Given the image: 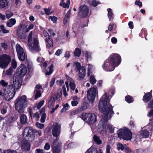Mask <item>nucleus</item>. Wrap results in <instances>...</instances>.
Instances as JSON below:
<instances>
[{
	"mask_svg": "<svg viewBox=\"0 0 153 153\" xmlns=\"http://www.w3.org/2000/svg\"><path fill=\"white\" fill-rule=\"evenodd\" d=\"M105 97L104 96L101 98L99 103V109L102 114V118L100 121L98 127L102 131H108L113 133L114 132V127L112 125L107 123V121L110 119L114 114L113 111V107L108 101L105 102H103Z\"/></svg>",
	"mask_w": 153,
	"mask_h": 153,
	"instance_id": "1",
	"label": "nucleus"
},
{
	"mask_svg": "<svg viewBox=\"0 0 153 153\" xmlns=\"http://www.w3.org/2000/svg\"><path fill=\"white\" fill-rule=\"evenodd\" d=\"M121 62L120 56L117 53L112 54L105 61L102 65L103 69L107 71H113L119 65Z\"/></svg>",
	"mask_w": 153,
	"mask_h": 153,
	"instance_id": "2",
	"label": "nucleus"
},
{
	"mask_svg": "<svg viewBox=\"0 0 153 153\" xmlns=\"http://www.w3.org/2000/svg\"><path fill=\"white\" fill-rule=\"evenodd\" d=\"M23 134L26 140H23L22 141L21 147L24 151H28L30 149V143L28 141H31L33 140L35 137V134L32 128L29 127L25 128Z\"/></svg>",
	"mask_w": 153,
	"mask_h": 153,
	"instance_id": "3",
	"label": "nucleus"
},
{
	"mask_svg": "<svg viewBox=\"0 0 153 153\" xmlns=\"http://www.w3.org/2000/svg\"><path fill=\"white\" fill-rule=\"evenodd\" d=\"M33 31L29 33L28 37V46L29 50L32 52H38L40 50L38 39L36 36L32 37Z\"/></svg>",
	"mask_w": 153,
	"mask_h": 153,
	"instance_id": "4",
	"label": "nucleus"
},
{
	"mask_svg": "<svg viewBox=\"0 0 153 153\" xmlns=\"http://www.w3.org/2000/svg\"><path fill=\"white\" fill-rule=\"evenodd\" d=\"M28 105V102L27 101L26 97L23 95L19 97L16 100L15 108L19 113H22Z\"/></svg>",
	"mask_w": 153,
	"mask_h": 153,
	"instance_id": "5",
	"label": "nucleus"
},
{
	"mask_svg": "<svg viewBox=\"0 0 153 153\" xmlns=\"http://www.w3.org/2000/svg\"><path fill=\"white\" fill-rule=\"evenodd\" d=\"M117 133L118 137L120 139L126 140H130L131 139V132L127 128H124L120 129L117 131Z\"/></svg>",
	"mask_w": 153,
	"mask_h": 153,
	"instance_id": "6",
	"label": "nucleus"
},
{
	"mask_svg": "<svg viewBox=\"0 0 153 153\" xmlns=\"http://www.w3.org/2000/svg\"><path fill=\"white\" fill-rule=\"evenodd\" d=\"M15 94L14 88L13 85H10L7 88H5L3 96L6 100L9 101L14 96Z\"/></svg>",
	"mask_w": 153,
	"mask_h": 153,
	"instance_id": "7",
	"label": "nucleus"
},
{
	"mask_svg": "<svg viewBox=\"0 0 153 153\" xmlns=\"http://www.w3.org/2000/svg\"><path fill=\"white\" fill-rule=\"evenodd\" d=\"M81 118L84 121L89 124H93L97 120L96 116L92 113H83Z\"/></svg>",
	"mask_w": 153,
	"mask_h": 153,
	"instance_id": "8",
	"label": "nucleus"
},
{
	"mask_svg": "<svg viewBox=\"0 0 153 153\" xmlns=\"http://www.w3.org/2000/svg\"><path fill=\"white\" fill-rule=\"evenodd\" d=\"M26 25L24 23H20L18 26L17 30V34L20 38L24 39L26 37Z\"/></svg>",
	"mask_w": 153,
	"mask_h": 153,
	"instance_id": "9",
	"label": "nucleus"
},
{
	"mask_svg": "<svg viewBox=\"0 0 153 153\" xmlns=\"http://www.w3.org/2000/svg\"><path fill=\"white\" fill-rule=\"evenodd\" d=\"M11 56L6 54L0 56V67L1 68L6 67L10 62Z\"/></svg>",
	"mask_w": 153,
	"mask_h": 153,
	"instance_id": "10",
	"label": "nucleus"
},
{
	"mask_svg": "<svg viewBox=\"0 0 153 153\" xmlns=\"http://www.w3.org/2000/svg\"><path fill=\"white\" fill-rule=\"evenodd\" d=\"M74 65H75V70L78 71V76L81 79H82L85 77L86 73V70L84 66H81L80 63L74 62Z\"/></svg>",
	"mask_w": 153,
	"mask_h": 153,
	"instance_id": "11",
	"label": "nucleus"
},
{
	"mask_svg": "<svg viewBox=\"0 0 153 153\" xmlns=\"http://www.w3.org/2000/svg\"><path fill=\"white\" fill-rule=\"evenodd\" d=\"M97 91V88L95 87L91 88L88 91L87 98L90 102L92 103L94 101Z\"/></svg>",
	"mask_w": 153,
	"mask_h": 153,
	"instance_id": "12",
	"label": "nucleus"
},
{
	"mask_svg": "<svg viewBox=\"0 0 153 153\" xmlns=\"http://www.w3.org/2000/svg\"><path fill=\"white\" fill-rule=\"evenodd\" d=\"M16 48L19 59L22 61H24L26 59V55L23 48L19 44H17L16 45Z\"/></svg>",
	"mask_w": 153,
	"mask_h": 153,
	"instance_id": "13",
	"label": "nucleus"
},
{
	"mask_svg": "<svg viewBox=\"0 0 153 153\" xmlns=\"http://www.w3.org/2000/svg\"><path fill=\"white\" fill-rule=\"evenodd\" d=\"M89 8L87 6L82 5L79 8L78 15L81 17H86L89 14Z\"/></svg>",
	"mask_w": 153,
	"mask_h": 153,
	"instance_id": "14",
	"label": "nucleus"
},
{
	"mask_svg": "<svg viewBox=\"0 0 153 153\" xmlns=\"http://www.w3.org/2000/svg\"><path fill=\"white\" fill-rule=\"evenodd\" d=\"M59 138L57 137L52 142L51 148L53 153H60L61 151V148L59 146V143L58 142Z\"/></svg>",
	"mask_w": 153,
	"mask_h": 153,
	"instance_id": "15",
	"label": "nucleus"
},
{
	"mask_svg": "<svg viewBox=\"0 0 153 153\" xmlns=\"http://www.w3.org/2000/svg\"><path fill=\"white\" fill-rule=\"evenodd\" d=\"M52 134L53 136L58 137L61 132V125L57 123H54L52 126Z\"/></svg>",
	"mask_w": 153,
	"mask_h": 153,
	"instance_id": "16",
	"label": "nucleus"
},
{
	"mask_svg": "<svg viewBox=\"0 0 153 153\" xmlns=\"http://www.w3.org/2000/svg\"><path fill=\"white\" fill-rule=\"evenodd\" d=\"M27 68L25 65L21 64L18 69L16 74L19 77H23L27 73Z\"/></svg>",
	"mask_w": 153,
	"mask_h": 153,
	"instance_id": "17",
	"label": "nucleus"
},
{
	"mask_svg": "<svg viewBox=\"0 0 153 153\" xmlns=\"http://www.w3.org/2000/svg\"><path fill=\"white\" fill-rule=\"evenodd\" d=\"M43 34L44 36L46 37L45 41L46 43L47 47L48 48L52 47L53 46V42L51 36L46 31L44 30Z\"/></svg>",
	"mask_w": 153,
	"mask_h": 153,
	"instance_id": "18",
	"label": "nucleus"
},
{
	"mask_svg": "<svg viewBox=\"0 0 153 153\" xmlns=\"http://www.w3.org/2000/svg\"><path fill=\"white\" fill-rule=\"evenodd\" d=\"M114 91H108V92H105L104 94L100 98V100L99 102H100L101 100V98L104 96H105V97L104 98V99L103 100V102H106L108 101V103L111 104L109 103L110 99L112 97V96L114 95ZM100 102H99V103Z\"/></svg>",
	"mask_w": 153,
	"mask_h": 153,
	"instance_id": "19",
	"label": "nucleus"
},
{
	"mask_svg": "<svg viewBox=\"0 0 153 153\" xmlns=\"http://www.w3.org/2000/svg\"><path fill=\"white\" fill-rule=\"evenodd\" d=\"M22 81L21 79L20 78L16 77V76L13 78V84H11L13 85L14 88V89H18L21 86Z\"/></svg>",
	"mask_w": 153,
	"mask_h": 153,
	"instance_id": "20",
	"label": "nucleus"
},
{
	"mask_svg": "<svg viewBox=\"0 0 153 153\" xmlns=\"http://www.w3.org/2000/svg\"><path fill=\"white\" fill-rule=\"evenodd\" d=\"M140 138H146L149 136V131L146 130H144L140 131L138 134Z\"/></svg>",
	"mask_w": 153,
	"mask_h": 153,
	"instance_id": "21",
	"label": "nucleus"
},
{
	"mask_svg": "<svg viewBox=\"0 0 153 153\" xmlns=\"http://www.w3.org/2000/svg\"><path fill=\"white\" fill-rule=\"evenodd\" d=\"M20 120L21 123L23 125L26 124L27 122V118L26 115L22 114H20Z\"/></svg>",
	"mask_w": 153,
	"mask_h": 153,
	"instance_id": "22",
	"label": "nucleus"
},
{
	"mask_svg": "<svg viewBox=\"0 0 153 153\" xmlns=\"http://www.w3.org/2000/svg\"><path fill=\"white\" fill-rule=\"evenodd\" d=\"M55 101V98L51 96L48 102V106L49 108H52L53 106Z\"/></svg>",
	"mask_w": 153,
	"mask_h": 153,
	"instance_id": "23",
	"label": "nucleus"
},
{
	"mask_svg": "<svg viewBox=\"0 0 153 153\" xmlns=\"http://www.w3.org/2000/svg\"><path fill=\"white\" fill-rule=\"evenodd\" d=\"M152 95L150 93L146 94L143 96V100L145 102H148L152 98Z\"/></svg>",
	"mask_w": 153,
	"mask_h": 153,
	"instance_id": "24",
	"label": "nucleus"
},
{
	"mask_svg": "<svg viewBox=\"0 0 153 153\" xmlns=\"http://www.w3.org/2000/svg\"><path fill=\"white\" fill-rule=\"evenodd\" d=\"M79 99L76 96H74L73 98V100L71 102V105L73 106L77 105L79 103Z\"/></svg>",
	"mask_w": 153,
	"mask_h": 153,
	"instance_id": "25",
	"label": "nucleus"
},
{
	"mask_svg": "<svg viewBox=\"0 0 153 153\" xmlns=\"http://www.w3.org/2000/svg\"><path fill=\"white\" fill-rule=\"evenodd\" d=\"M8 5L7 0H0V8H6Z\"/></svg>",
	"mask_w": 153,
	"mask_h": 153,
	"instance_id": "26",
	"label": "nucleus"
},
{
	"mask_svg": "<svg viewBox=\"0 0 153 153\" xmlns=\"http://www.w3.org/2000/svg\"><path fill=\"white\" fill-rule=\"evenodd\" d=\"M16 22L15 19H11L7 22V25L9 27H11L15 25Z\"/></svg>",
	"mask_w": 153,
	"mask_h": 153,
	"instance_id": "27",
	"label": "nucleus"
},
{
	"mask_svg": "<svg viewBox=\"0 0 153 153\" xmlns=\"http://www.w3.org/2000/svg\"><path fill=\"white\" fill-rule=\"evenodd\" d=\"M93 139L94 142L97 145H100L102 144V141L100 139V137L96 135L94 136Z\"/></svg>",
	"mask_w": 153,
	"mask_h": 153,
	"instance_id": "28",
	"label": "nucleus"
},
{
	"mask_svg": "<svg viewBox=\"0 0 153 153\" xmlns=\"http://www.w3.org/2000/svg\"><path fill=\"white\" fill-rule=\"evenodd\" d=\"M108 11V16L110 21H111L114 19L113 13L112 12V10L110 8L107 9Z\"/></svg>",
	"mask_w": 153,
	"mask_h": 153,
	"instance_id": "29",
	"label": "nucleus"
},
{
	"mask_svg": "<svg viewBox=\"0 0 153 153\" xmlns=\"http://www.w3.org/2000/svg\"><path fill=\"white\" fill-rule=\"evenodd\" d=\"M53 65L52 64L51 65V66L49 67H48L46 69V75H49L53 71Z\"/></svg>",
	"mask_w": 153,
	"mask_h": 153,
	"instance_id": "30",
	"label": "nucleus"
},
{
	"mask_svg": "<svg viewBox=\"0 0 153 153\" xmlns=\"http://www.w3.org/2000/svg\"><path fill=\"white\" fill-rule=\"evenodd\" d=\"M81 53V50L79 48H76L74 52V55L75 56L79 57Z\"/></svg>",
	"mask_w": 153,
	"mask_h": 153,
	"instance_id": "31",
	"label": "nucleus"
},
{
	"mask_svg": "<svg viewBox=\"0 0 153 153\" xmlns=\"http://www.w3.org/2000/svg\"><path fill=\"white\" fill-rule=\"evenodd\" d=\"M70 3V0H68L67 1L66 3L63 2L60 3L59 5L60 6L63 7L64 8H68L69 7Z\"/></svg>",
	"mask_w": 153,
	"mask_h": 153,
	"instance_id": "32",
	"label": "nucleus"
},
{
	"mask_svg": "<svg viewBox=\"0 0 153 153\" xmlns=\"http://www.w3.org/2000/svg\"><path fill=\"white\" fill-rule=\"evenodd\" d=\"M63 108L61 111V112H63L66 111L69 109L70 106L68 103L63 104Z\"/></svg>",
	"mask_w": 153,
	"mask_h": 153,
	"instance_id": "33",
	"label": "nucleus"
},
{
	"mask_svg": "<svg viewBox=\"0 0 153 153\" xmlns=\"http://www.w3.org/2000/svg\"><path fill=\"white\" fill-rule=\"evenodd\" d=\"M69 84L70 88L72 90H74L75 88V84L74 82V80L70 79L69 81Z\"/></svg>",
	"mask_w": 153,
	"mask_h": 153,
	"instance_id": "34",
	"label": "nucleus"
},
{
	"mask_svg": "<svg viewBox=\"0 0 153 153\" xmlns=\"http://www.w3.org/2000/svg\"><path fill=\"white\" fill-rule=\"evenodd\" d=\"M125 100L126 101L129 103H131L134 101L133 97L129 95L126 96L125 97Z\"/></svg>",
	"mask_w": 153,
	"mask_h": 153,
	"instance_id": "35",
	"label": "nucleus"
},
{
	"mask_svg": "<svg viewBox=\"0 0 153 153\" xmlns=\"http://www.w3.org/2000/svg\"><path fill=\"white\" fill-rule=\"evenodd\" d=\"M1 31L4 33H9V30L6 29L3 25H1L0 26Z\"/></svg>",
	"mask_w": 153,
	"mask_h": 153,
	"instance_id": "36",
	"label": "nucleus"
},
{
	"mask_svg": "<svg viewBox=\"0 0 153 153\" xmlns=\"http://www.w3.org/2000/svg\"><path fill=\"white\" fill-rule=\"evenodd\" d=\"M35 99H37L41 96V93L40 90H35L34 92Z\"/></svg>",
	"mask_w": 153,
	"mask_h": 153,
	"instance_id": "37",
	"label": "nucleus"
},
{
	"mask_svg": "<svg viewBox=\"0 0 153 153\" xmlns=\"http://www.w3.org/2000/svg\"><path fill=\"white\" fill-rule=\"evenodd\" d=\"M88 67L87 68L88 69V72H87V76H90V74L91 72L92 69L93 67V66L92 65H91L90 64H88Z\"/></svg>",
	"mask_w": 153,
	"mask_h": 153,
	"instance_id": "38",
	"label": "nucleus"
},
{
	"mask_svg": "<svg viewBox=\"0 0 153 153\" xmlns=\"http://www.w3.org/2000/svg\"><path fill=\"white\" fill-rule=\"evenodd\" d=\"M89 81L91 84H94L96 82V80L93 76H91L89 79Z\"/></svg>",
	"mask_w": 153,
	"mask_h": 153,
	"instance_id": "39",
	"label": "nucleus"
},
{
	"mask_svg": "<svg viewBox=\"0 0 153 153\" xmlns=\"http://www.w3.org/2000/svg\"><path fill=\"white\" fill-rule=\"evenodd\" d=\"M125 145H123L122 144L120 143H118L117 144V149L119 150L121 149L122 151H123L125 147Z\"/></svg>",
	"mask_w": 153,
	"mask_h": 153,
	"instance_id": "40",
	"label": "nucleus"
},
{
	"mask_svg": "<svg viewBox=\"0 0 153 153\" xmlns=\"http://www.w3.org/2000/svg\"><path fill=\"white\" fill-rule=\"evenodd\" d=\"M27 67L29 71H31L33 70V67L32 63L31 62H27Z\"/></svg>",
	"mask_w": 153,
	"mask_h": 153,
	"instance_id": "41",
	"label": "nucleus"
},
{
	"mask_svg": "<svg viewBox=\"0 0 153 153\" xmlns=\"http://www.w3.org/2000/svg\"><path fill=\"white\" fill-rule=\"evenodd\" d=\"M6 16L7 18L9 19L13 15V13L9 10H7L6 13Z\"/></svg>",
	"mask_w": 153,
	"mask_h": 153,
	"instance_id": "42",
	"label": "nucleus"
},
{
	"mask_svg": "<svg viewBox=\"0 0 153 153\" xmlns=\"http://www.w3.org/2000/svg\"><path fill=\"white\" fill-rule=\"evenodd\" d=\"M7 106L6 105H4L1 109V112L3 114H5L7 112Z\"/></svg>",
	"mask_w": 153,
	"mask_h": 153,
	"instance_id": "43",
	"label": "nucleus"
},
{
	"mask_svg": "<svg viewBox=\"0 0 153 153\" xmlns=\"http://www.w3.org/2000/svg\"><path fill=\"white\" fill-rule=\"evenodd\" d=\"M123 151L126 153H131V150L126 145H125V147Z\"/></svg>",
	"mask_w": 153,
	"mask_h": 153,
	"instance_id": "44",
	"label": "nucleus"
},
{
	"mask_svg": "<svg viewBox=\"0 0 153 153\" xmlns=\"http://www.w3.org/2000/svg\"><path fill=\"white\" fill-rule=\"evenodd\" d=\"M11 65L12 67L14 68H15L17 65V62L15 59H13L11 62Z\"/></svg>",
	"mask_w": 153,
	"mask_h": 153,
	"instance_id": "45",
	"label": "nucleus"
},
{
	"mask_svg": "<svg viewBox=\"0 0 153 153\" xmlns=\"http://www.w3.org/2000/svg\"><path fill=\"white\" fill-rule=\"evenodd\" d=\"M34 27V25L32 23H30L28 27L27 28L26 27V31L27 32H28L30 30L32 29Z\"/></svg>",
	"mask_w": 153,
	"mask_h": 153,
	"instance_id": "46",
	"label": "nucleus"
},
{
	"mask_svg": "<svg viewBox=\"0 0 153 153\" xmlns=\"http://www.w3.org/2000/svg\"><path fill=\"white\" fill-rule=\"evenodd\" d=\"M46 117V114L44 113H43L41 117V120H40V121L41 123H44L45 121V119Z\"/></svg>",
	"mask_w": 153,
	"mask_h": 153,
	"instance_id": "47",
	"label": "nucleus"
},
{
	"mask_svg": "<svg viewBox=\"0 0 153 153\" xmlns=\"http://www.w3.org/2000/svg\"><path fill=\"white\" fill-rule=\"evenodd\" d=\"M99 2L93 0L90 2V5L94 7L97 6V4H99Z\"/></svg>",
	"mask_w": 153,
	"mask_h": 153,
	"instance_id": "48",
	"label": "nucleus"
},
{
	"mask_svg": "<svg viewBox=\"0 0 153 153\" xmlns=\"http://www.w3.org/2000/svg\"><path fill=\"white\" fill-rule=\"evenodd\" d=\"M95 152L94 149L93 147H91L85 153H95Z\"/></svg>",
	"mask_w": 153,
	"mask_h": 153,
	"instance_id": "49",
	"label": "nucleus"
},
{
	"mask_svg": "<svg viewBox=\"0 0 153 153\" xmlns=\"http://www.w3.org/2000/svg\"><path fill=\"white\" fill-rule=\"evenodd\" d=\"M32 117L36 120H37L39 117V116L38 113L36 112L33 114Z\"/></svg>",
	"mask_w": 153,
	"mask_h": 153,
	"instance_id": "50",
	"label": "nucleus"
},
{
	"mask_svg": "<svg viewBox=\"0 0 153 153\" xmlns=\"http://www.w3.org/2000/svg\"><path fill=\"white\" fill-rule=\"evenodd\" d=\"M51 9V7H49L48 9L44 8V9L46 14L48 15H50L51 13L50 12V10Z\"/></svg>",
	"mask_w": 153,
	"mask_h": 153,
	"instance_id": "51",
	"label": "nucleus"
},
{
	"mask_svg": "<svg viewBox=\"0 0 153 153\" xmlns=\"http://www.w3.org/2000/svg\"><path fill=\"white\" fill-rule=\"evenodd\" d=\"M146 34V30L144 29H142L141 32V33L139 34V35L140 36L142 37H143L144 35L145 36V34Z\"/></svg>",
	"mask_w": 153,
	"mask_h": 153,
	"instance_id": "52",
	"label": "nucleus"
},
{
	"mask_svg": "<svg viewBox=\"0 0 153 153\" xmlns=\"http://www.w3.org/2000/svg\"><path fill=\"white\" fill-rule=\"evenodd\" d=\"M44 101L42 100L39 102L38 103L37 108L38 109H39L40 107L42 106L44 104Z\"/></svg>",
	"mask_w": 153,
	"mask_h": 153,
	"instance_id": "53",
	"label": "nucleus"
},
{
	"mask_svg": "<svg viewBox=\"0 0 153 153\" xmlns=\"http://www.w3.org/2000/svg\"><path fill=\"white\" fill-rule=\"evenodd\" d=\"M49 20L51 19V20L54 23H56L57 20V18L56 17L54 16H50L49 18Z\"/></svg>",
	"mask_w": 153,
	"mask_h": 153,
	"instance_id": "54",
	"label": "nucleus"
},
{
	"mask_svg": "<svg viewBox=\"0 0 153 153\" xmlns=\"http://www.w3.org/2000/svg\"><path fill=\"white\" fill-rule=\"evenodd\" d=\"M91 53L88 51H86L85 52V56L86 57L87 59H90L91 58Z\"/></svg>",
	"mask_w": 153,
	"mask_h": 153,
	"instance_id": "55",
	"label": "nucleus"
},
{
	"mask_svg": "<svg viewBox=\"0 0 153 153\" xmlns=\"http://www.w3.org/2000/svg\"><path fill=\"white\" fill-rule=\"evenodd\" d=\"M51 147L50 144L48 143H46L44 147V149H45L46 150H49Z\"/></svg>",
	"mask_w": 153,
	"mask_h": 153,
	"instance_id": "56",
	"label": "nucleus"
},
{
	"mask_svg": "<svg viewBox=\"0 0 153 153\" xmlns=\"http://www.w3.org/2000/svg\"><path fill=\"white\" fill-rule=\"evenodd\" d=\"M36 125L37 127L41 129L43 128L44 126L43 124H41L38 122H36Z\"/></svg>",
	"mask_w": 153,
	"mask_h": 153,
	"instance_id": "57",
	"label": "nucleus"
},
{
	"mask_svg": "<svg viewBox=\"0 0 153 153\" xmlns=\"http://www.w3.org/2000/svg\"><path fill=\"white\" fill-rule=\"evenodd\" d=\"M8 83L4 80H2L0 81V85L3 86L7 85Z\"/></svg>",
	"mask_w": 153,
	"mask_h": 153,
	"instance_id": "58",
	"label": "nucleus"
},
{
	"mask_svg": "<svg viewBox=\"0 0 153 153\" xmlns=\"http://www.w3.org/2000/svg\"><path fill=\"white\" fill-rule=\"evenodd\" d=\"M1 47L4 48V50H6L7 48L8 45L7 43H1Z\"/></svg>",
	"mask_w": 153,
	"mask_h": 153,
	"instance_id": "59",
	"label": "nucleus"
},
{
	"mask_svg": "<svg viewBox=\"0 0 153 153\" xmlns=\"http://www.w3.org/2000/svg\"><path fill=\"white\" fill-rule=\"evenodd\" d=\"M59 107V105L57 104L54 108H52V110L50 111V113L52 114L54 113L55 110L57 109Z\"/></svg>",
	"mask_w": 153,
	"mask_h": 153,
	"instance_id": "60",
	"label": "nucleus"
},
{
	"mask_svg": "<svg viewBox=\"0 0 153 153\" xmlns=\"http://www.w3.org/2000/svg\"><path fill=\"white\" fill-rule=\"evenodd\" d=\"M55 80V78H52L50 83V86L51 87H52L54 84Z\"/></svg>",
	"mask_w": 153,
	"mask_h": 153,
	"instance_id": "61",
	"label": "nucleus"
},
{
	"mask_svg": "<svg viewBox=\"0 0 153 153\" xmlns=\"http://www.w3.org/2000/svg\"><path fill=\"white\" fill-rule=\"evenodd\" d=\"M4 153H17V152L16 150H8L4 151Z\"/></svg>",
	"mask_w": 153,
	"mask_h": 153,
	"instance_id": "62",
	"label": "nucleus"
},
{
	"mask_svg": "<svg viewBox=\"0 0 153 153\" xmlns=\"http://www.w3.org/2000/svg\"><path fill=\"white\" fill-rule=\"evenodd\" d=\"M143 151L141 149H135L134 151V153H143Z\"/></svg>",
	"mask_w": 153,
	"mask_h": 153,
	"instance_id": "63",
	"label": "nucleus"
},
{
	"mask_svg": "<svg viewBox=\"0 0 153 153\" xmlns=\"http://www.w3.org/2000/svg\"><path fill=\"white\" fill-rule=\"evenodd\" d=\"M147 107L150 108H153V99L148 103Z\"/></svg>",
	"mask_w": 153,
	"mask_h": 153,
	"instance_id": "64",
	"label": "nucleus"
}]
</instances>
